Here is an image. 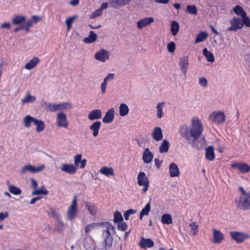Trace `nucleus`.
I'll list each match as a JSON object with an SVG mask.
<instances>
[{
    "mask_svg": "<svg viewBox=\"0 0 250 250\" xmlns=\"http://www.w3.org/2000/svg\"><path fill=\"white\" fill-rule=\"evenodd\" d=\"M74 17H69L65 20V24L67 27V31H69L71 24L74 20Z\"/></svg>",
    "mask_w": 250,
    "mask_h": 250,
    "instance_id": "obj_57",
    "label": "nucleus"
},
{
    "mask_svg": "<svg viewBox=\"0 0 250 250\" xmlns=\"http://www.w3.org/2000/svg\"><path fill=\"white\" fill-rule=\"evenodd\" d=\"M140 246L143 248H150L154 246V242L151 239L142 238L139 243Z\"/></svg>",
    "mask_w": 250,
    "mask_h": 250,
    "instance_id": "obj_21",
    "label": "nucleus"
},
{
    "mask_svg": "<svg viewBox=\"0 0 250 250\" xmlns=\"http://www.w3.org/2000/svg\"><path fill=\"white\" fill-rule=\"evenodd\" d=\"M150 204L149 202L147 203L145 207L142 209L140 214V219L142 220L144 215H148L150 210Z\"/></svg>",
    "mask_w": 250,
    "mask_h": 250,
    "instance_id": "obj_42",
    "label": "nucleus"
},
{
    "mask_svg": "<svg viewBox=\"0 0 250 250\" xmlns=\"http://www.w3.org/2000/svg\"><path fill=\"white\" fill-rule=\"evenodd\" d=\"M212 242L214 244H220L224 239V235L221 232V231L216 229H212Z\"/></svg>",
    "mask_w": 250,
    "mask_h": 250,
    "instance_id": "obj_15",
    "label": "nucleus"
},
{
    "mask_svg": "<svg viewBox=\"0 0 250 250\" xmlns=\"http://www.w3.org/2000/svg\"><path fill=\"white\" fill-rule=\"evenodd\" d=\"M100 172L101 174H104L107 177L114 175V169L112 167H103L100 170Z\"/></svg>",
    "mask_w": 250,
    "mask_h": 250,
    "instance_id": "obj_35",
    "label": "nucleus"
},
{
    "mask_svg": "<svg viewBox=\"0 0 250 250\" xmlns=\"http://www.w3.org/2000/svg\"><path fill=\"white\" fill-rule=\"evenodd\" d=\"M94 57L97 61L104 62L109 59V54L106 50L102 49L97 51L95 54Z\"/></svg>",
    "mask_w": 250,
    "mask_h": 250,
    "instance_id": "obj_13",
    "label": "nucleus"
},
{
    "mask_svg": "<svg viewBox=\"0 0 250 250\" xmlns=\"http://www.w3.org/2000/svg\"><path fill=\"white\" fill-rule=\"evenodd\" d=\"M56 125L59 127L66 128L68 122L66 115L62 112L57 114L56 116Z\"/></svg>",
    "mask_w": 250,
    "mask_h": 250,
    "instance_id": "obj_11",
    "label": "nucleus"
},
{
    "mask_svg": "<svg viewBox=\"0 0 250 250\" xmlns=\"http://www.w3.org/2000/svg\"><path fill=\"white\" fill-rule=\"evenodd\" d=\"M114 109L111 108L109 109L105 113V116L103 119V122L105 124L111 123L114 118Z\"/></svg>",
    "mask_w": 250,
    "mask_h": 250,
    "instance_id": "obj_19",
    "label": "nucleus"
},
{
    "mask_svg": "<svg viewBox=\"0 0 250 250\" xmlns=\"http://www.w3.org/2000/svg\"><path fill=\"white\" fill-rule=\"evenodd\" d=\"M208 37V34L206 32H201L198 34L196 38L195 43L204 42Z\"/></svg>",
    "mask_w": 250,
    "mask_h": 250,
    "instance_id": "obj_43",
    "label": "nucleus"
},
{
    "mask_svg": "<svg viewBox=\"0 0 250 250\" xmlns=\"http://www.w3.org/2000/svg\"><path fill=\"white\" fill-rule=\"evenodd\" d=\"M61 170L69 174H74L77 170V167L73 164H63L61 167Z\"/></svg>",
    "mask_w": 250,
    "mask_h": 250,
    "instance_id": "obj_18",
    "label": "nucleus"
},
{
    "mask_svg": "<svg viewBox=\"0 0 250 250\" xmlns=\"http://www.w3.org/2000/svg\"><path fill=\"white\" fill-rule=\"evenodd\" d=\"M180 29L179 23L175 21L171 22L170 31L173 36H176Z\"/></svg>",
    "mask_w": 250,
    "mask_h": 250,
    "instance_id": "obj_38",
    "label": "nucleus"
},
{
    "mask_svg": "<svg viewBox=\"0 0 250 250\" xmlns=\"http://www.w3.org/2000/svg\"><path fill=\"white\" fill-rule=\"evenodd\" d=\"M98 226L97 223H93L87 225L85 227V231L88 233L91 231L93 229H95Z\"/></svg>",
    "mask_w": 250,
    "mask_h": 250,
    "instance_id": "obj_50",
    "label": "nucleus"
},
{
    "mask_svg": "<svg viewBox=\"0 0 250 250\" xmlns=\"http://www.w3.org/2000/svg\"><path fill=\"white\" fill-rule=\"evenodd\" d=\"M175 43L171 42L168 43L167 45V49L169 52L173 53L175 50Z\"/></svg>",
    "mask_w": 250,
    "mask_h": 250,
    "instance_id": "obj_53",
    "label": "nucleus"
},
{
    "mask_svg": "<svg viewBox=\"0 0 250 250\" xmlns=\"http://www.w3.org/2000/svg\"><path fill=\"white\" fill-rule=\"evenodd\" d=\"M170 146L169 142L166 139L164 140L159 146V151L161 153H166L168 151Z\"/></svg>",
    "mask_w": 250,
    "mask_h": 250,
    "instance_id": "obj_33",
    "label": "nucleus"
},
{
    "mask_svg": "<svg viewBox=\"0 0 250 250\" xmlns=\"http://www.w3.org/2000/svg\"><path fill=\"white\" fill-rule=\"evenodd\" d=\"M131 0H110L109 3L111 7L119 8L128 4Z\"/></svg>",
    "mask_w": 250,
    "mask_h": 250,
    "instance_id": "obj_17",
    "label": "nucleus"
},
{
    "mask_svg": "<svg viewBox=\"0 0 250 250\" xmlns=\"http://www.w3.org/2000/svg\"><path fill=\"white\" fill-rule=\"evenodd\" d=\"M187 11L189 14L192 15H196L197 13V7L195 5H188L187 6Z\"/></svg>",
    "mask_w": 250,
    "mask_h": 250,
    "instance_id": "obj_49",
    "label": "nucleus"
},
{
    "mask_svg": "<svg viewBox=\"0 0 250 250\" xmlns=\"http://www.w3.org/2000/svg\"><path fill=\"white\" fill-rule=\"evenodd\" d=\"M237 208L243 210L250 209V193L244 196H239L235 199Z\"/></svg>",
    "mask_w": 250,
    "mask_h": 250,
    "instance_id": "obj_4",
    "label": "nucleus"
},
{
    "mask_svg": "<svg viewBox=\"0 0 250 250\" xmlns=\"http://www.w3.org/2000/svg\"><path fill=\"white\" fill-rule=\"evenodd\" d=\"M203 54L206 57L208 62H214V57L213 54L208 51L207 48H205L203 50Z\"/></svg>",
    "mask_w": 250,
    "mask_h": 250,
    "instance_id": "obj_40",
    "label": "nucleus"
},
{
    "mask_svg": "<svg viewBox=\"0 0 250 250\" xmlns=\"http://www.w3.org/2000/svg\"><path fill=\"white\" fill-rule=\"evenodd\" d=\"M39 62L40 59L37 57H34L25 64L24 68L27 70H31L35 67Z\"/></svg>",
    "mask_w": 250,
    "mask_h": 250,
    "instance_id": "obj_27",
    "label": "nucleus"
},
{
    "mask_svg": "<svg viewBox=\"0 0 250 250\" xmlns=\"http://www.w3.org/2000/svg\"><path fill=\"white\" fill-rule=\"evenodd\" d=\"M231 238L236 241L237 243H241L244 240L249 238V234L237 231H232L229 232Z\"/></svg>",
    "mask_w": 250,
    "mask_h": 250,
    "instance_id": "obj_8",
    "label": "nucleus"
},
{
    "mask_svg": "<svg viewBox=\"0 0 250 250\" xmlns=\"http://www.w3.org/2000/svg\"><path fill=\"white\" fill-rule=\"evenodd\" d=\"M179 65L182 72L184 75L186 76L188 69V66L189 65L188 57L187 56H184L181 57L179 60Z\"/></svg>",
    "mask_w": 250,
    "mask_h": 250,
    "instance_id": "obj_14",
    "label": "nucleus"
},
{
    "mask_svg": "<svg viewBox=\"0 0 250 250\" xmlns=\"http://www.w3.org/2000/svg\"><path fill=\"white\" fill-rule=\"evenodd\" d=\"M136 212V210L133 209H129L127 211H126L124 214V216L125 220H127L129 219V217L130 215L134 214Z\"/></svg>",
    "mask_w": 250,
    "mask_h": 250,
    "instance_id": "obj_52",
    "label": "nucleus"
},
{
    "mask_svg": "<svg viewBox=\"0 0 250 250\" xmlns=\"http://www.w3.org/2000/svg\"><path fill=\"white\" fill-rule=\"evenodd\" d=\"M82 155L81 154H77L74 156V166L77 167H79L80 162L82 160Z\"/></svg>",
    "mask_w": 250,
    "mask_h": 250,
    "instance_id": "obj_54",
    "label": "nucleus"
},
{
    "mask_svg": "<svg viewBox=\"0 0 250 250\" xmlns=\"http://www.w3.org/2000/svg\"><path fill=\"white\" fill-rule=\"evenodd\" d=\"M49 193V191L45 188L44 186L41 187L40 188L34 189L32 192V195H47Z\"/></svg>",
    "mask_w": 250,
    "mask_h": 250,
    "instance_id": "obj_34",
    "label": "nucleus"
},
{
    "mask_svg": "<svg viewBox=\"0 0 250 250\" xmlns=\"http://www.w3.org/2000/svg\"><path fill=\"white\" fill-rule=\"evenodd\" d=\"M30 20H31L33 23L34 24L40 21L41 20V18L40 17L34 15L31 17Z\"/></svg>",
    "mask_w": 250,
    "mask_h": 250,
    "instance_id": "obj_62",
    "label": "nucleus"
},
{
    "mask_svg": "<svg viewBox=\"0 0 250 250\" xmlns=\"http://www.w3.org/2000/svg\"><path fill=\"white\" fill-rule=\"evenodd\" d=\"M199 84L202 87H206L208 85L207 79L204 77L199 78Z\"/></svg>",
    "mask_w": 250,
    "mask_h": 250,
    "instance_id": "obj_58",
    "label": "nucleus"
},
{
    "mask_svg": "<svg viewBox=\"0 0 250 250\" xmlns=\"http://www.w3.org/2000/svg\"><path fill=\"white\" fill-rule=\"evenodd\" d=\"M233 11L236 15L240 16L241 17L245 16V15H246V13L244 10L243 8L239 5H237L234 7Z\"/></svg>",
    "mask_w": 250,
    "mask_h": 250,
    "instance_id": "obj_47",
    "label": "nucleus"
},
{
    "mask_svg": "<svg viewBox=\"0 0 250 250\" xmlns=\"http://www.w3.org/2000/svg\"><path fill=\"white\" fill-rule=\"evenodd\" d=\"M107 84L104 82H102L101 83V93L102 94H105L106 91Z\"/></svg>",
    "mask_w": 250,
    "mask_h": 250,
    "instance_id": "obj_63",
    "label": "nucleus"
},
{
    "mask_svg": "<svg viewBox=\"0 0 250 250\" xmlns=\"http://www.w3.org/2000/svg\"><path fill=\"white\" fill-rule=\"evenodd\" d=\"M8 216L9 214L7 211L0 212V222L3 221Z\"/></svg>",
    "mask_w": 250,
    "mask_h": 250,
    "instance_id": "obj_61",
    "label": "nucleus"
},
{
    "mask_svg": "<svg viewBox=\"0 0 250 250\" xmlns=\"http://www.w3.org/2000/svg\"><path fill=\"white\" fill-rule=\"evenodd\" d=\"M103 13V11L100 9L99 8L96 11H95L93 13L91 14L90 17L92 19H94L97 17L100 16L102 15Z\"/></svg>",
    "mask_w": 250,
    "mask_h": 250,
    "instance_id": "obj_59",
    "label": "nucleus"
},
{
    "mask_svg": "<svg viewBox=\"0 0 250 250\" xmlns=\"http://www.w3.org/2000/svg\"><path fill=\"white\" fill-rule=\"evenodd\" d=\"M229 23L231 26L227 29V31H236L243 27L242 20L239 18H233L229 21Z\"/></svg>",
    "mask_w": 250,
    "mask_h": 250,
    "instance_id": "obj_10",
    "label": "nucleus"
},
{
    "mask_svg": "<svg viewBox=\"0 0 250 250\" xmlns=\"http://www.w3.org/2000/svg\"><path fill=\"white\" fill-rule=\"evenodd\" d=\"M101 125L102 123L100 121H96L90 126L89 128L93 131V136L94 137H97L99 135Z\"/></svg>",
    "mask_w": 250,
    "mask_h": 250,
    "instance_id": "obj_25",
    "label": "nucleus"
},
{
    "mask_svg": "<svg viewBox=\"0 0 250 250\" xmlns=\"http://www.w3.org/2000/svg\"><path fill=\"white\" fill-rule=\"evenodd\" d=\"M189 226L190 228V233L193 235H196L199 231V225L197 223L195 222H191Z\"/></svg>",
    "mask_w": 250,
    "mask_h": 250,
    "instance_id": "obj_44",
    "label": "nucleus"
},
{
    "mask_svg": "<svg viewBox=\"0 0 250 250\" xmlns=\"http://www.w3.org/2000/svg\"><path fill=\"white\" fill-rule=\"evenodd\" d=\"M129 108L125 104H121L119 107V113L120 116L124 117L127 115L129 113Z\"/></svg>",
    "mask_w": 250,
    "mask_h": 250,
    "instance_id": "obj_39",
    "label": "nucleus"
},
{
    "mask_svg": "<svg viewBox=\"0 0 250 250\" xmlns=\"http://www.w3.org/2000/svg\"><path fill=\"white\" fill-rule=\"evenodd\" d=\"M45 168V166L42 164L38 167H35L31 165H27L21 168V173L22 174H25L27 171L33 173H36L43 171Z\"/></svg>",
    "mask_w": 250,
    "mask_h": 250,
    "instance_id": "obj_9",
    "label": "nucleus"
},
{
    "mask_svg": "<svg viewBox=\"0 0 250 250\" xmlns=\"http://www.w3.org/2000/svg\"><path fill=\"white\" fill-rule=\"evenodd\" d=\"M142 158L145 163L149 164L151 162L153 158V154L148 148H146L144 150Z\"/></svg>",
    "mask_w": 250,
    "mask_h": 250,
    "instance_id": "obj_23",
    "label": "nucleus"
},
{
    "mask_svg": "<svg viewBox=\"0 0 250 250\" xmlns=\"http://www.w3.org/2000/svg\"><path fill=\"white\" fill-rule=\"evenodd\" d=\"M152 136L153 139L157 142L160 141L163 139V133L160 127L154 128L152 133Z\"/></svg>",
    "mask_w": 250,
    "mask_h": 250,
    "instance_id": "obj_22",
    "label": "nucleus"
},
{
    "mask_svg": "<svg viewBox=\"0 0 250 250\" xmlns=\"http://www.w3.org/2000/svg\"><path fill=\"white\" fill-rule=\"evenodd\" d=\"M154 21V19L152 17H146L140 20L137 22V26L139 29H141L151 24Z\"/></svg>",
    "mask_w": 250,
    "mask_h": 250,
    "instance_id": "obj_16",
    "label": "nucleus"
},
{
    "mask_svg": "<svg viewBox=\"0 0 250 250\" xmlns=\"http://www.w3.org/2000/svg\"><path fill=\"white\" fill-rule=\"evenodd\" d=\"M102 111L100 109H94L89 112L88 115V119L90 121L100 119L102 118Z\"/></svg>",
    "mask_w": 250,
    "mask_h": 250,
    "instance_id": "obj_24",
    "label": "nucleus"
},
{
    "mask_svg": "<svg viewBox=\"0 0 250 250\" xmlns=\"http://www.w3.org/2000/svg\"><path fill=\"white\" fill-rule=\"evenodd\" d=\"M209 120L215 124H220L225 122L226 116L222 111H213L209 115Z\"/></svg>",
    "mask_w": 250,
    "mask_h": 250,
    "instance_id": "obj_5",
    "label": "nucleus"
},
{
    "mask_svg": "<svg viewBox=\"0 0 250 250\" xmlns=\"http://www.w3.org/2000/svg\"><path fill=\"white\" fill-rule=\"evenodd\" d=\"M127 228V224L123 221L121 222V223L119 224L118 225V229L122 230V231L125 230Z\"/></svg>",
    "mask_w": 250,
    "mask_h": 250,
    "instance_id": "obj_60",
    "label": "nucleus"
},
{
    "mask_svg": "<svg viewBox=\"0 0 250 250\" xmlns=\"http://www.w3.org/2000/svg\"><path fill=\"white\" fill-rule=\"evenodd\" d=\"M72 108V104L69 102H62L59 104L46 103L45 109L51 112L57 111L69 110Z\"/></svg>",
    "mask_w": 250,
    "mask_h": 250,
    "instance_id": "obj_3",
    "label": "nucleus"
},
{
    "mask_svg": "<svg viewBox=\"0 0 250 250\" xmlns=\"http://www.w3.org/2000/svg\"><path fill=\"white\" fill-rule=\"evenodd\" d=\"M169 174L171 177L178 176L180 173L179 169L175 163H171L169 166Z\"/></svg>",
    "mask_w": 250,
    "mask_h": 250,
    "instance_id": "obj_26",
    "label": "nucleus"
},
{
    "mask_svg": "<svg viewBox=\"0 0 250 250\" xmlns=\"http://www.w3.org/2000/svg\"><path fill=\"white\" fill-rule=\"evenodd\" d=\"M97 38V34L93 31H90V34L88 37L85 38L83 41L85 43H91L95 42Z\"/></svg>",
    "mask_w": 250,
    "mask_h": 250,
    "instance_id": "obj_32",
    "label": "nucleus"
},
{
    "mask_svg": "<svg viewBox=\"0 0 250 250\" xmlns=\"http://www.w3.org/2000/svg\"><path fill=\"white\" fill-rule=\"evenodd\" d=\"M123 221V218L121 213L116 211L114 214V222L115 223L121 222Z\"/></svg>",
    "mask_w": 250,
    "mask_h": 250,
    "instance_id": "obj_48",
    "label": "nucleus"
},
{
    "mask_svg": "<svg viewBox=\"0 0 250 250\" xmlns=\"http://www.w3.org/2000/svg\"><path fill=\"white\" fill-rule=\"evenodd\" d=\"M33 24V23L31 20H30L23 23L22 24V27H23L27 31H29L30 27L32 26Z\"/></svg>",
    "mask_w": 250,
    "mask_h": 250,
    "instance_id": "obj_56",
    "label": "nucleus"
},
{
    "mask_svg": "<svg viewBox=\"0 0 250 250\" xmlns=\"http://www.w3.org/2000/svg\"><path fill=\"white\" fill-rule=\"evenodd\" d=\"M26 21V17L23 15H17L12 18V23L14 25H19Z\"/></svg>",
    "mask_w": 250,
    "mask_h": 250,
    "instance_id": "obj_29",
    "label": "nucleus"
},
{
    "mask_svg": "<svg viewBox=\"0 0 250 250\" xmlns=\"http://www.w3.org/2000/svg\"><path fill=\"white\" fill-rule=\"evenodd\" d=\"M34 125L36 126V130L37 132H41L44 129L45 125L42 120L36 119Z\"/></svg>",
    "mask_w": 250,
    "mask_h": 250,
    "instance_id": "obj_37",
    "label": "nucleus"
},
{
    "mask_svg": "<svg viewBox=\"0 0 250 250\" xmlns=\"http://www.w3.org/2000/svg\"><path fill=\"white\" fill-rule=\"evenodd\" d=\"M86 164V160L83 159L80 161L79 167L81 168H83L85 167Z\"/></svg>",
    "mask_w": 250,
    "mask_h": 250,
    "instance_id": "obj_64",
    "label": "nucleus"
},
{
    "mask_svg": "<svg viewBox=\"0 0 250 250\" xmlns=\"http://www.w3.org/2000/svg\"><path fill=\"white\" fill-rule=\"evenodd\" d=\"M206 158L209 161H213L215 159L214 148L212 146H208L206 149Z\"/></svg>",
    "mask_w": 250,
    "mask_h": 250,
    "instance_id": "obj_28",
    "label": "nucleus"
},
{
    "mask_svg": "<svg viewBox=\"0 0 250 250\" xmlns=\"http://www.w3.org/2000/svg\"><path fill=\"white\" fill-rule=\"evenodd\" d=\"M105 229L103 231L102 237L104 241V248L106 250L109 249L112 246L113 238L111 235L110 232H114L115 227L109 222H105L103 223Z\"/></svg>",
    "mask_w": 250,
    "mask_h": 250,
    "instance_id": "obj_2",
    "label": "nucleus"
},
{
    "mask_svg": "<svg viewBox=\"0 0 250 250\" xmlns=\"http://www.w3.org/2000/svg\"><path fill=\"white\" fill-rule=\"evenodd\" d=\"M8 189L9 191L14 195H19L21 193V190L19 188L13 185H10Z\"/></svg>",
    "mask_w": 250,
    "mask_h": 250,
    "instance_id": "obj_46",
    "label": "nucleus"
},
{
    "mask_svg": "<svg viewBox=\"0 0 250 250\" xmlns=\"http://www.w3.org/2000/svg\"><path fill=\"white\" fill-rule=\"evenodd\" d=\"M203 125L201 120L198 117H193L191 119V125L188 126L186 125H182L180 129V135L194 148L198 149L205 143L203 138L199 140L203 131Z\"/></svg>",
    "mask_w": 250,
    "mask_h": 250,
    "instance_id": "obj_1",
    "label": "nucleus"
},
{
    "mask_svg": "<svg viewBox=\"0 0 250 250\" xmlns=\"http://www.w3.org/2000/svg\"><path fill=\"white\" fill-rule=\"evenodd\" d=\"M47 213L49 216L54 217L55 218H56L57 221L59 222L62 228L63 227V223L62 221L61 217L60 214L58 213L54 209H53L52 208H50V209L47 211Z\"/></svg>",
    "mask_w": 250,
    "mask_h": 250,
    "instance_id": "obj_31",
    "label": "nucleus"
},
{
    "mask_svg": "<svg viewBox=\"0 0 250 250\" xmlns=\"http://www.w3.org/2000/svg\"><path fill=\"white\" fill-rule=\"evenodd\" d=\"M115 78V75L113 73H109L104 79L103 82L108 84V83L112 81Z\"/></svg>",
    "mask_w": 250,
    "mask_h": 250,
    "instance_id": "obj_55",
    "label": "nucleus"
},
{
    "mask_svg": "<svg viewBox=\"0 0 250 250\" xmlns=\"http://www.w3.org/2000/svg\"><path fill=\"white\" fill-rule=\"evenodd\" d=\"M241 20L243 26L245 25L247 27H250V18L249 17L245 15L242 17Z\"/></svg>",
    "mask_w": 250,
    "mask_h": 250,
    "instance_id": "obj_51",
    "label": "nucleus"
},
{
    "mask_svg": "<svg viewBox=\"0 0 250 250\" xmlns=\"http://www.w3.org/2000/svg\"><path fill=\"white\" fill-rule=\"evenodd\" d=\"M78 211L77 209V197L76 196L73 197V199L72 201L71 205L68 208L67 211V218L69 220H73L76 215H77Z\"/></svg>",
    "mask_w": 250,
    "mask_h": 250,
    "instance_id": "obj_6",
    "label": "nucleus"
},
{
    "mask_svg": "<svg viewBox=\"0 0 250 250\" xmlns=\"http://www.w3.org/2000/svg\"><path fill=\"white\" fill-rule=\"evenodd\" d=\"M84 205L88 210L89 214L93 216L97 215L98 208L94 204L86 201L84 202Z\"/></svg>",
    "mask_w": 250,
    "mask_h": 250,
    "instance_id": "obj_20",
    "label": "nucleus"
},
{
    "mask_svg": "<svg viewBox=\"0 0 250 250\" xmlns=\"http://www.w3.org/2000/svg\"><path fill=\"white\" fill-rule=\"evenodd\" d=\"M137 183L140 186H143L142 193H145L149 187V181L144 172H140L137 176Z\"/></svg>",
    "mask_w": 250,
    "mask_h": 250,
    "instance_id": "obj_7",
    "label": "nucleus"
},
{
    "mask_svg": "<svg viewBox=\"0 0 250 250\" xmlns=\"http://www.w3.org/2000/svg\"><path fill=\"white\" fill-rule=\"evenodd\" d=\"M166 104L165 102L159 103L156 106L157 108V117L158 118L161 119L164 116L163 108Z\"/></svg>",
    "mask_w": 250,
    "mask_h": 250,
    "instance_id": "obj_36",
    "label": "nucleus"
},
{
    "mask_svg": "<svg viewBox=\"0 0 250 250\" xmlns=\"http://www.w3.org/2000/svg\"><path fill=\"white\" fill-rule=\"evenodd\" d=\"M36 118L33 117L29 115L25 116L23 119V122L24 125L25 127L29 128L31 126V124H33Z\"/></svg>",
    "mask_w": 250,
    "mask_h": 250,
    "instance_id": "obj_30",
    "label": "nucleus"
},
{
    "mask_svg": "<svg viewBox=\"0 0 250 250\" xmlns=\"http://www.w3.org/2000/svg\"><path fill=\"white\" fill-rule=\"evenodd\" d=\"M36 100V97L34 96H32L28 92L26 96L21 99L22 104H25L26 103H33Z\"/></svg>",
    "mask_w": 250,
    "mask_h": 250,
    "instance_id": "obj_41",
    "label": "nucleus"
},
{
    "mask_svg": "<svg viewBox=\"0 0 250 250\" xmlns=\"http://www.w3.org/2000/svg\"><path fill=\"white\" fill-rule=\"evenodd\" d=\"M230 166L231 168H236L239 170L241 173H245L250 171V166L247 163L242 162H233L231 164Z\"/></svg>",
    "mask_w": 250,
    "mask_h": 250,
    "instance_id": "obj_12",
    "label": "nucleus"
},
{
    "mask_svg": "<svg viewBox=\"0 0 250 250\" xmlns=\"http://www.w3.org/2000/svg\"><path fill=\"white\" fill-rule=\"evenodd\" d=\"M161 221L164 224L169 225L171 224L172 219L171 215L168 213L164 214L162 217Z\"/></svg>",
    "mask_w": 250,
    "mask_h": 250,
    "instance_id": "obj_45",
    "label": "nucleus"
}]
</instances>
